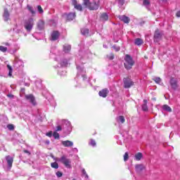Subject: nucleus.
<instances>
[{
    "label": "nucleus",
    "instance_id": "obj_5",
    "mask_svg": "<svg viewBox=\"0 0 180 180\" xmlns=\"http://www.w3.org/2000/svg\"><path fill=\"white\" fill-rule=\"evenodd\" d=\"M162 36H164V34L160 30L157 29L154 33V41L158 43L160 40H162Z\"/></svg>",
    "mask_w": 180,
    "mask_h": 180
},
{
    "label": "nucleus",
    "instance_id": "obj_45",
    "mask_svg": "<svg viewBox=\"0 0 180 180\" xmlns=\"http://www.w3.org/2000/svg\"><path fill=\"white\" fill-rule=\"evenodd\" d=\"M23 153H25V154H28V155H30V153L29 152V150H23Z\"/></svg>",
    "mask_w": 180,
    "mask_h": 180
},
{
    "label": "nucleus",
    "instance_id": "obj_52",
    "mask_svg": "<svg viewBox=\"0 0 180 180\" xmlns=\"http://www.w3.org/2000/svg\"><path fill=\"white\" fill-rule=\"evenodd\" d=\"M162 1H165V0H162Z\"/></svg>",
    "mask_w": 180,
    "mask_h": 180
},
{
    "label": "nucleus",
    "instance_id": "obj_29",
    "mask_svg": "<svg viewBox=\"0 0 180 180\" xmlns=\"http://www.w3.org/2000/svg\"><path fill=\"white\" fill-rule=\"evenodd\" d=\"M53 136L56 140H58V139H60V134H58V132H57V131H53Z\"/></svg>",
    "mask_w": 180,
    "mask_h": 180
},
{
    "label": "nucleus",
    "instance_id": "obj_32",
    "mask_svg": "<svg viewBox=\"0 0 180 180\" xmlns=\"http://www.w3.org/2000/svg\"><path fill=\"white\" fill-rule=\"evenodd\" d=\"M7 128L8 130H15V127L12 124H8Z\"/></svg>",
    "mask_w": 180,
    "mask_h": 180
},
{
    "label": "nucleus",
    "instance_id": "obj_41",
    "mask_svg": "<svg viewBox=\"0 0 180 180\" xmlns=\"http://www.w3.org/2000/svg\"><path fill=\"white\" fill-rule=\"evenodd\" d=\"M61 130H63V128L61 127V126L58 125L56 127V131H61Z\"/></svg>",
    "mask_w": 180,
    "mask_h": 180
},
{
    "label": "nucleus",
    "instance_id": "obj_31",
    "mask_svg": "<svg viewBox=\"0 0 180 180\" xmlns=\"http://www.w3.org/2000/svg\"><path fill=\"white\" fill-rule=\"evenodd\" d=\"M27 9H28V11H30V12H31L32 15H35L36 11H34L33 10V7H32L30 6H27Z\"/></svg>",
    "mask_w": 180,
    "mask_h": 180
},
{
    "label": "nucleus",
    "instance_id": "obj_48",
    "mask_svg": "<svg viewBox=\"0 0 180 180\" xmlns=\"http://www.w3.org/2000/svg\"><path fill=\"white\" fill-rule=\"evenodd\" d=\"M4 44H5V46H9V43H8V42H6Z\"/></svg>",
    "mask_w": 180,
    "mask_h": 180
},
{
    "label": "nucleus",
    "instance_id": "obj_42",
    "mask_svg": "<svg viewBox=\"0 0 180 180\" xmlns=\"http://www.w3.org/2000/svg\"><path fill=\"white\" fill-rule=\"evenodd\" d=\"M7 97L8 98H11V99H13V98H15V96L13 94H7Z\"/></svg>",
    "mask_w": 180,
    "mask_h": 180
},
{
    "label": "nucleus",
    "instance_id": "obj_10",
    "mask_svg": "<svg viewBox=\"0 0 180 180\" xmlns=\"http://www.w3.org/2000/svg\"><path fill=\"white\" fill-rule=\"evenodd\" d=\"M72 5H73L75 9H77V11H82V5L79 4L77 0H72Z\"/></svg>",
    "mask_w": 180,
    "mask_h": 180
},
{
    "label": "nucleus",
    "instance_id": "obj_11",
    "mask_svg": "<svg viewBox=\"0 0 180 180\" xmlns=\"http://www.w3.org/2000/svg\"><path fill=\"white\" fill-rule=\"evenodd\" d=\"M98 95L101 98H106V96H108V95H109V89H102L101 91H100L98 92Z\"/></svg>",
    "mask_w": 180,
    "mask_h": 180
},
{
    "label": "nucleus",
    "instance_id": "obj_44",
    "mask_svg": "<svg viewBox=\"0 0 180 180\" xmlns=\"http://www.w3.org/2000/svg\"><path fill=\"white\" fill-rule=\"evenodd\" d=\"M117 1L119 2V4H120L121 5H123L124 4V0H117Z\"/></svg>",
    "mask_w": 180,
    "mask_h": 180
},
{
    "label": "nucleus",
    "instance_id": "obj_40",
    "mask_svg": "<svg viewBox=\"0 0 180 180\" xmlns=\"http://www.w3.org/2000/svg\"><path fill=\"white\" fill-rule=\"evenodd\" d=\"M82 172L83 175H85L86 178H88V174H86V171H85V169H82Z\"/></svg>",
    "mask_w": 180,
    "mask_h": 180
},
{
    "label": "nucleus",
    "instance_id": "obj_25",
    "mask_svg": "<svg viewBox=\"0 0 180 180\" xmlns=\"http://www.w3.org/2000/svg\"><path fill=\"white\" fill-rule=\"evenodd\" d=\"M63 51H65V53H70V51H71V46L70 45L64 46Z\"/></svg>",
    "mask_w": 180,
    "mask_h": 180
},
{
    "label": "nucleus",
    "instance_id": "obj_49",
    "mask_svg": "<svg viewBox=\"0 0 180 180\" xmlns=\"http://www.w3.org/2000/svg\"><path fill=\"white\" fill-rule=\"evenodd\" d=\"M21 91H25V89H22Z\"/></svg>",
    "mask_w": 180,
    "mask_h": 180
},
{
    "label": "nucleus",
    "instance_id": "obj_47",
    "mask_svg": "<svg viewBox=\"0 0 180 180\" xmlns=\"http://www.w3.org/2000/svg\"><path fill=\"white\" fill-rule=\"evenodd\" d=\"M113 58H115V55L112 54V55L110 56L109 59H110V60H113Z\"/></svg>",
    "mask_w": 180,
    "mask_h": 180
},
{
    "label": "nucleus",
    "instance_id": "obj_34",
    "mask_svg": "<svg viewBox=\"0 0 180 180\" xmlns=\"http://www.w3.org/2000/svg\"><path fill=\"white\" fill-rule=\"evenodd\" d=\"M153 81H155V82H156V84H160L161 83V78L155 77V79H153Z\"/></svg>",
    "mask_w": 180,
    "mask_h": 180
},
{
    "label": "nucleus",
    "instance_id": "obj_30",
    "mask_svg": "<svg viewBox=\"0 0 180 180\" xmlns=\"http://www.w3.org/2000/svg\"><path fill=\"white\" fill-rule=\"evenodd\" d=\"M0 51H2V53H6L8 51V48L4 46H0Z\"/></svg>",
    "mask_w": 180,
    "mask_h": 180
},
{
    "label": "nucleus",
    "instance_id": "obj_1",
    "mask_svg": "<svg viewBox=\"0 0 180 180\" xmlns=\"http://www.w3.org/2000/svg\"><path fill=\"white\" fill-rule=\"evenodd\" d=\"M124 68H126V70H131V68H133V65H134V60H133V58H131L130 55L127 54L124 58Z\"/></svg>",
    "mask_w": 180,
    "mask_h": 180
},
{
    "label": "nucleus",
    "instance_id": "obj_43",
    "mask_svg": "<svg viewBox=\"0 0 180 180\" xmlns=\"http://www.w3.org/2000/svg\"><path fill=\"white\" fill-rule=\"evenodd\" d=\"M46 136L48 137H51V136H53V131H50L49 132L46 133Z\"/></svg>",
    "mask_w": 180,
    "mask_h": 180
},
{
    "label": "nucleus",
    "instance_id": "obj_13",
    "mask_svg": "<svg viewBox=\"0 0 180 180\" xmlns=\"http://www.w3.org/2000/svg\"><path fill=\"white\" fill-rule=\"evenodd\" d=\"M120 20L124 22V23H130V18L125 15L118 16Z\"/></svg>",
    "mask_w": 180,
    "mask_h": 180
},
{
    "label": "nucleus",
    "instance_id": "obj_6",
    "mask_svg": "<svg viewBox=\"0 0 180 180\" xmlns=\"http://www.w3.org/2000/svg\"><path fill=\"white\" fill-rule=\"evenodd\" d=\"M169 85L172 89H174V91H176V89L179 88V84H178V80L172 77H170Z\"/></svg>",
    "mask_w": 180,
    "mask_h": 180
},
{
    "label": "nucleus",
    "instance_id": "obj_22",
    "mask_svg": "<svg viewBox=\"0 0 180 180\" xmlns=\"http://www.w3.org/2000/svg\"><path fill=\"white\" fill-rule=\"evenodd\" d=\"M162 109L163 110H166V112H172V109L171 108V107H169V105L166 104L163 105Z\"/></svg>",
    "mask_w": 180,
    "mask_h": 180
},
{
    "label": "nucleus",
    "instance_id": "obj_35",
    "mask_svg": "<svg viewBox=\"0 0 180 180\" xmlns=\"http://www.w3.org/2000/svg\"><path fill=\"white\" fill-rule=\"evenodd\" d=\"M129 160V153L126 152L124 155V161H127Z\"/></svg>",
    "mask_w": 180,
    "mask_h": 180
},
{
    "label": "nucleus",
    "instance_id": "obj_2",
    "mask_svg": "<svg viewBox=\"0 0 180 180\" xmlns=\"http://www.w3.org/2000/svg\"><path fill=\"white\" fill-rule=\"evenodd\" d=\"M83 5L90 11H96L99 8V2L91 3L89 0H83Z\"/></svg>",
    "mask_w": 180,
    "mask_h": 180
},
{
    "label": "nucleus",
    "instance_id": "obj_4",
    "mask_svg": "<svg viewBox=\"0 0 180 180\" xmlns=\"http://www.w3.org/2000/svg\"><path fill=\"white\" fill-rule=\"evenodd\" d=\"M33 26H34V20L33 18H29L28 20H25L24 23V27L27 32H32Z\"/></svg>",
    "mask_w": 180,
    "mask_h": 180
},
{
    "label": "nucleus",
    "instance_id": "obj_28",
    "mask_svg": "<svg viewBox=\"0 0 180 180\" xmlns=\"http://www.w3.org/2000/svg\"><path fill=\"white\" fill-rule=\"evenodd\" d=\"M51 167L55 169H58V163L57 162H52L51 163Z\"/></svg>",
    "mask_w": 180,
    "mask_h": 180
},
{
    "label": "nucleus",
    "instance_id": "obj_38",
    "mask_svg": "<svg viewBox=\"0 0 180 180\" xmlns=\"http://www.w3.org/2000/svg\"><path fill=\"white\" fill-rule=\"evenodd\" d=\"M112 49L115 51H120V48L119 46H116V45H114L112 46Z\"/></svg>",
    "mask_w": 180,
    "mask_h": 180
},
{
    "label": "nucleus",
    "instance_id": "obj_24",
    "mask_svg": "<svg viewBox=\"0 0 180 180\" xmlns=\"http://www.w3.org/2000/svg\"><path fill=\"white\" fill-rule=\"evenodd\" d=\"M101 19H102V20H109V16L108 15L107 13H103L101 15Z\"/></svg>",
    "mask_w": 180,
    "mask_h": 180
},
{
    "label": "nucleus",
    "instance_id": "obj_21",
    "mask_svg": "<svg viewBox=\"0 0 180 180\" xmlns=\"http://www.w3.org/2000/svg\"><path fill=\"white\" fill-rule=\"evenodd\" d=\"M143 39H140V38H137L135 39L134 41V44H136V46H141V44H143Z\"/></svg>",
    "mask_w": 180,
    "mask_h": 180
},
{
    "label": "nucleus",
    "instance_id": "obj_3",
    "mask_svg": "<svg viewBox=\"0 0 180 180\" xmlns=\"http://www.w3.org/2000/svg\"><path fill=\"white\" fill-rule=\"evenodd\" d=\"M58 161L63 164V165L66 168H68L69 169H71V168H72V166H71V159L67 158L65 155L61 156Z\"/></svg>",
    "mask_w": 180,
    "mask_h": 180
},
{
    "label": "nucleus",
    "instance_id": "obj_27",
    "mask_svg": "<svg viewBox=\"0 0 180 180\" xmlns=\"http://www.w3.org/2000/svg\"><path fill=\"white\" fill-rule=\"evenodd\" d=\"M117 122H121V123H124L126 120L124 119V116L120 115L117 118Z\"/></svg>",
    "mask_w": 180,
    "mask_h": 180
},
{
    "label": "nucleus",
    "instance_id": "obj_36",
    "mask_svg": "<svg viewBox=\"0 0 180 180\" xmlns=\"http://www.w3.org/2000/svg\"><path fill=\"white\" fill-rule=\"evenodd\" d=\"M38 12L39 13H43L44 11H43V8H41V6H37Z\"/></svg>",
    "mask_w": 180,
    "mask_h": 180
},
{
    "label": "nucleus",
    "instance_id": "obj_33",
    "mask_svg": "<svg viewBox=\"0 0 180 180\" xmlns=\"http://www.w3.org/2000/svg\"><path fill=\"white\" fill-rule=\"evenodd\" d=\"M89 144H90V146L95 147V146H96V142L95 141V140L91 139Z\"/></svg>",
    "mask_w": 180,
    "mask_h": 180
},
{
    "label": "nucleus",
    "instance_id": "obj_23",
    "mask_svg": "<svg viewBox=\"0 0 180 180\" xmlns=\"http://www.w3.org/2000/svg\"><path fill=\"white\" fill-rule=\"evenodd\" d=\"M141 158H143V153H138L135 155V160H136V161H140Z\"/></svg>",
    "mask_w": 180,
    "mask_h": 180
},
{
    "label": "nucleus",
    "instance_id": "obj_12",
    "mask_svg": "<svg viewBox=\"0 0 180 180\" xmlns=\"http://www.w3.org/2000/svg\"><path fill=\"white\" fill-rule=\"evenodd\" d=\"M58 37H60V32H58V31H53L51 34V40L52 41H56V40L58 39Z\"/></svg>",
    "mask_w": 180,
    "mask_h": 180
},
{
    "label": "nucleus",
    "instance_id": "obj_46",
    "mask_svg": "<svg viewBox=\"0 0 180 180\" xmlns=\"http://www.w3.org/2000/svg\"><path fill=\"white\" fill-rule=\"evenodd\" d=\"M176 18H180V11L176 12Z\"/></svg>",
    "mask_w": 180,
    "mask_h": 180
},
{
    "label": "nucleus",
    "instance_id": "obj_8",
    "mask_svg": "<svg viewBox=\"0 0 180 180\" xmlns=\"http://www.w3.org/2000/svg\"><path fill=\"white\" fill-rule=\"evenodd\" d=\"M134 85V83L131 79L129 78L124 79V88L129 89L131 86H133Z\"/></svg>",
    "mask_w": 180,
    "mask_h": 180
},
{
    "label": "nucleus",
    "instance_id": "obj_18",
    "mask_svg": "<svg viewBox=\"0 0 180 180\" xmlns=\"http://www.w3.org/2000/svg\"><path fill=\"white\" fill-rule=\"evenodd\" d=\"M37 28L39 30H43L44 29V21L40 20L37 23Z\"/></svg>",
    "mask_w": 180,
    "mask_h": 180
},
{
    "label": "nucleus",
    "instance_id": "obj_51",
    "mask_svg": "<svg viewBox=\"0 0 180 180\" xmlns=\"http://www.w3.org/2000/svg\"><path fill=\"white\" fill-rule=\"evenodd\" d=\"M72 180H77V179H73Z\"/></svg>",
    "mask_w": 180,
    "mask_h": 180
},
{
    "label": "nucleus",
    "instance_id": "obj_17",
    "mask_svg": "<svg viewBox=\"0 0 180 180\" xmlns=\"http://www.w3.org/2000/svg\"><path fill=\"white\" fill-rule=\"evenodd\" d=\"M9 11H8V8L4 9V13L3 15V17L4 18L5 22H8V20H9Z\"/></svg>",
    "mask_w": 180,
    "mask_h": 180
},
{
    "label": "nucleus",
    "instance_id": "obj_16",
    "mask_svg": "<svg viewBox=\"0 0 180 180\" xmlns=\"http://www.w3.org/2000/svg\"><path fill=\"white\" fill-rule=\"evenodd\" d=\"M143 169H146V167L143 165H135V170L136 172H141V171H143Z\"/></svg>",
    "mask_w": 180,
    "mask_h": 180
},
{
    "label": "nucleus",
    "instance_id": "obj_19",
    "mask_svg": "<svg viewBox=\"0 0 180 180\" xmlns=\"http://www.w3.org/2000/svg\"><path fill=\"white\" fill-rule=\"evenodd\" d=\"M81 33L83 36L88 37L89 34V30H88V28H82L81 30Z\"/></svg>",
    "mask_w": 180,
    "mask_h": 180
},
{
    "label": "nucleus",
    "instance_id": "obj_9",
    "mask_svg": "<svg viewBox=\"0 0 180 180\" xmlns=\"http://www.w3.org/2000/svg\"><path fill=\"white\" fill-rule=\"evenodd\" d=\"M63 16H66L67 20H68L70 22V21L74 20V19H75L77 14H75V13H70L69 14L64 13L63 15Z\"/></svg>",
    "mask_w": 180,
    "mask_h": 180
},
{
    "label": "nucleus",
    "instance_id": "obj_15",
    "mask_svg": "<svg viewBox=\"0 0 180 180\" xmlns=\"http://www.w3.org/2000/svg\"><path fill=\"white\" fill-rule=\"evenodd\" d=\"M62 145L63 147H72L74 146V143L71 141H62Z\"/></svg>",
    "mask_w": 180,
    "mask_h": 180
},
{
    "label": "nucleus",
    "instance_id": "obj_7",
    "mask_svg": "<svg viewBox=\"0 0 180 180\" xmlns=\"http://www.w3.org/2000/svg\"><path fill=\"white\" fill-rule=\"evenodd\" d=\"M25 99L27 101H29L30 103H32L34 106H36V98H34V96L33 94H26L25 95Z\"/></svg>",
    "mask_w": 180,
    "mask_h": 180
},
{
    "label": "nucleus",
    "instance_id": "obj_50",
    "mask_svg": "<svg viewBox=\"0 0 180 180\" xmlns=\"http://www.w3.org/2000/svg\"><path fill=\"white\" fill-rule=\"evenodd\" d=\"M93 134H96V131H94V133Z\"/></svg>",
    "mask_w": 180,
    "mask_h": 180
},
{
    "label": "nucleus",
    "instance_id": "obj_39",
    "mask_svg": "<svg viewBox=\"0 0 180 180\" xmlns=\"http://www.w3.org/2000/svg\"><path fill=\"white\" fill-rule=\"evenodd\" d=\"M56 176H58V178H61V176H63V172H56Z\"/></svg>",
    "mask_w": 180,
    "mask_h": 180
},
{
    "label": "nucleus",
    "instance_id": "obj_26",
    "mask_svg": "<svg viewBox=\"0 0 180 180\" xmlns=\"http://www.w3.org/2000/svg\"><path fill=\"white\" fill-rule=\"evenodd\" d=\"M7 68L8 70V77H11L12 72H13V69H12V66L10 65H7Z\"/></svg>",
    "mask_w": 180,
    "mask_h": 180
},
{
    "label": "nucleus",
    "instance_id": "obj_14",
    "mask_svg": "<svg viewBox=\"0 0 180 180\" xmlns=\"http://www.w3.org/2000/svg\"><path fill=\"white\" fill-rule=\"evenodd\" d=\"M6 160L7 162V165L10 168H12V165L13 164V158L11 157V155L6 156Z\"/></svg>",
    "mask_w": 180,
    "mask_h": 180
},
{
    "label": "nucleus",
    "instance_id": "obj_20",
    "mask_svg": "<svg viewBox=\"0 0 180 180\" xmlns=\"http://www.w3.org/2000/svg\"><path fill=\"white\" fill-rule=\"evenodd\" d=\"M147 100H143V104L142 105V110H143V112H147V110H148V106L147 105Z\"/></svg>",
    "mask_w": 180,
    "mask_h": 180
},
{
    "label": "nucleus",
    "instance_id": "obj_37",
    "mask_svg": "<svg viewBox=\"0 0 180 180\" xmlns=\"http://www.w3.org/2000/svg\"><path fill=\"white\" fill-rule=\"evenodd\" d=\"M143 4L145 6H147L150 5V0H143Z\"/></svg>",
    "mask_w": 180,
    "mask_h": 180
}]
</instances>
